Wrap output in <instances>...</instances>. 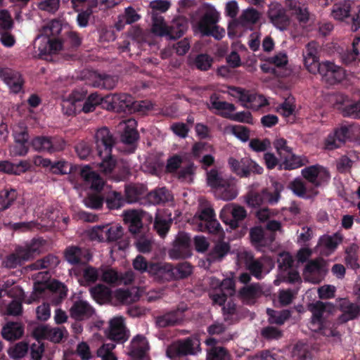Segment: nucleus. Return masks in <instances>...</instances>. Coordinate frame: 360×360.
Wrapping results in <instances>:
<instances>
[{"label":"nucleus","instance_id":"obj_2","mask_svg":"<svg viewBox=\"0 0 360 360\" xmlns=\"http://www.w3.org/2000/svg\"><path fill=\"white\" fill-rule=\"evenodd\" d=\"M44 240L39 238H33L24 245H18L13 252L6 255L2 262V266L6 269H15L21 266L25 262L34 259L40 253L44 245Z\"/></svg>","mask_w":360,"mask_h":360},{"label":"nucleus","instance_id":"obj_34","mask_svg":"<svg viewBox=\"0 0 360 360\" xmlns=\"http://www.w3.org/2000/svg\"><path fill=\"white\" fill-rule=\"evenodd\" d=\"M70 314L74 319L82 320L91 316L94 309L87 302L79 300L75 302L70 308Z\"/></svg>","mask_w":360,"mask_h":360},{"label":"nucleus","instance_id":"obj_25","mask_svg":"<svg viewBox=\"0 0 360 360\" xmlns=\"http://www.w3.org/2000/svg\"><path fill=\"white\" fill-rule=\"evenodd\" d=\"M217 21L218 13L216 11L206 12L199 25L202 34L205 36H213L215 39H220L221 36H218L214 33L217 30V26L215 25Z\"/></svg>","mask_w":360,"mask_h":360},{"label":"nucleus","instance_id":"obj_50","mask_svg":"<svg viewBox=\"0 0 360 360\" xmlns=\"http://www.w3.org/2000/svg\"><path fill=\"white\" fill-rule=\"evenodd\" d=\"M101 278L104 283L116 285L122 283L123 277L112 268H101Z\"/></svg>","mask_w":360,"mask_h":360},{"label":"nucleus","instance_id":"obj_38","mask_svg":"<svg viewBox=\"0 0 360 360\" xmlns=\"http://www.w3.org/2000/svg\"><path fill=\"white\" fill-rule=\"evenodd\" d=\"M342 241V236L339 233L333 235L325 234L320 237L319 245L329 253L334 252Z\"/></svg>","mask_w":360,"mask_h":360},{"label":"nucleus","instance_id":"obj_5","mask_svg":"<svg viewBox=\"0 0 360 360\" xmlns=\"http://www.w3.org/2000/svg\"><path fill=\"white\" fill-rule=\"evenodd\" d=\"M333 306L328 302L317 301L314 304V323H318V329L320 333L326 337L338 338L340 337V332L337 330L340 323L326 321L323 318L325 311H330Z\"/></svg>","mask_w":360,"mask_h":360},{"label":"nucleus","instance_id":"obj_53","mask_svg":"<svg viewBox=\"0 0 360 360\" xmlns=\"http://www.w3.org/2000/svg\"><path fill=\"white\" fill-rule=\"evenodd\" d=\"M59 263L58 257L53 255H48L42 259L37 260L31 265L32 269L40 270L44 269H52Z\"/></svg>","mask_w":360,"mask_h":360},{"label":"nucleus","instance_id":"obj_14","mask_svg":"<svg viewBox=\"0 0 360 360\" xmlns=\"http://www.w3.org/2000/svg\"><path fill=\"white\" fill-rule=\"evenodd\" d=\"M301 173L302 176L315 187L327 184L330 178L328 169L318 164L306 167L302 169Z\"/></svg>","mask_w":360,"mask_h":360},{"label":"nucleus","instance_id":"obj_58","mask_svg":"<svg viewBox=\"0 0 360 360\" xmlns=\"http://www.w3.org/2000/svg\"><path fill=\"white\" fill-rule=\"evenodd\" d=\"M28 349L29 346L27 342H20L10 347L8 350V354L12 359H22L27 354Z\"/></svg>","mask_w":360,"mask_h":360},{"label":"nucleus","instance_id":"obj_4","mask_svg":"<svg viewBox=\"0 0 360 360\" xmlns=\"http://www.w3.org/2000/svg\"><path fill=\"white\" fill-rule=\"evenodd\" d=\"M152 27L151 31L155 35L160 37L168 36L171 39L180 38L187 28L186 22L174 20L172 24L167 26L164 18L158 13H151Z\"/></svg>","mask_w":360,"mask_h":360},{"label":"nucleus","instance_id":"obj_48","mask_svg":"<svg viewBox=\"0 0 360 360\" xmlns=\"http://www.w3.org/2000/svg\"><path fill=\"white\" fill-rule=\"evenodd\" d=\"M245 265L250 274L257 279H261L264 265L261 261L256 259L252 255L246 254Z\"/></svg>","mask_w":360,"mask_h":360},{"label":"nucleus","instance_id":"obj_17","mask_svg":"<svg viewBox=\"0 0 360 360\" xmlns=\"http://www.w3.org/2000/svg\"><path fill=\"white\" fill-rule=\"evenodd\" d=\"M0 79L7 85L10 92L18 94L22 91L25 80L19 72L8 68H0Z\"/></svg>","mask_w":360,"mask_h":360},{"label":"nucleus","instance_id":"obj_27","mask_svg":"<svg viewBox=\"0 0 360 360\" xmlns=\"http://www.w3.org/2000/svg\"><path fill=\"white\" fill-rule=\"evenodd\" d=\"M340 309L342 314L338 317L340 323H345L357 318L360 315V307L351 302L347 299H342L340 302Z\"/></svg>","mask_w":360,"mask_h":360},{"label":"nucleus","instance_id":"obj_60","mask_svg":"<svg viewBox=\"0 0 360 360\" xmlns=\"http://www.w3.org/2000/svg\"><path fill=\"white\" fill-rule=\"evenodd\" d=\"M96 7L93 4H89L85 10L79 9L77 12L76 22L79 27H86L89 25V22L91 16L93 14V8Z\"/></svg>","mask_w":360,"mask_h":360},{"label":"nucleus","instance_id":"obj_20","mask_svg":"<svg viewBox=\"0 0 360 360\" xmlns=\"http://www.w3.org/2000/svg\"><path fill=\"white\" fill-rule=\"evenodd\" d=\"M64 256L66 261L72 265L85 264L92 258V255L88 248L76 245L66 248Z\"/></svg>","mask_w":360,"mask_h":360},{"label":"nucleus","instance_id":"obj_22","mask_svg":"<svg viewBox=\"0 0 360 360\" xmlns=\"http://www.w3.org/2000/svg\"><path fill=\"white\" fill-rule=\"evenodd\" d=\"M249 236L251 244L257 250L269 246L274 240V234L268 233L262 226H254L250 229Z\"/></svg>","mask_w":360,"mask_h":360},{"label":"nucleus","instance_id":"obj_52","mask_svg":"<svg viewBox=\"0 0 360 360\" xmlns=\"http://www.w3.org/2000/svg\"><path fill=\"white\" fill-rule=\"evenodd\" d=\"M17 198V192L15 189H4L0 191V212L9 208Z\"/></svg>","mask_w":360,"mask_h":360},{"label":"nucleus","instance_id":"obj_6","mask_svg":"<svg viewBox=\"0 0 360 360\" xmlns=\"http://www.w3.org/2000/svg\"><path fill=\"white\" fill-rule=\"evenodd\" d=\"M360 133V125L352 124L342 125L336 129L334 133L330 134L325 141L326 147L328 150H333L341 146L346 141H356Z\"/></svg>","mask_w":360,"mask_h":360},{"label":"nucleus","instance_id":"obj_40","mask_svg":"<svg viewBox=\"0 0 360 360\" xmlns=\"http://www.w3.org/2000/svg\"><path fill=\"white\" fill-rule=\"evenodd\" d=\"M146 193V186L142 184L126 185L124 188V198L126 203L138 202Z\"/></svg>","mask_w":360,"mask_h":360},{"label":"nucleus","instance_id":"obj_51","mask_svg":"<svg viewBox=\"0 0 360 360\" xmlns=\"http://www.w3.org/2000/svg\"><path fill=\"white\" fill-rule=\"evenodd\" d=\"M206 360H231V356L224 347H212L207 349Z\"/></svg>","mask_w":360,"mask_h":360},{"label":"nucleus","instance_id":"obj_26","mask_svg":"<svg viewBox=\"0 0 360 360\" xmlns=\"http://www.w3.org/2000/svg\"><path fill=\"white\" fill-rule=\"evenodd\" d=\"M37 39L40 40L38 50L42 56L56 53L63 48L62 40L56 37L39 36Z\"/></svg>","mask_w":360,"mask_h":360},{"label":"nucleus","instance_id":"obj_29","mask_svg":"<svg viewBox=\"0 0 360 360\" xmlns=\"http://www.w3.org/2000/svg\"><path fill=\"white\" fill-rule=\"evenodd\" d=\"M108 338L114 342L120 343L128 339L124 321L121 317L114 318L110 321Z\"/></svg>","mask_w":360,"mask_h":360},{"label":"nucleus","instance_id":"obj_13","mask_svg":"<svg viewBox=\"0 0 360 360\" xmlns=\"http://www.w3.org/2000/svg\"><path fill=\"white\" fill-rule=\"evenodd\" d=\"M353 2L351 0H344L333 6L332 15L339 20H347L352 22V30L356 32L360 27V10L358 13L350 16Z\"/></svg>","mask_w":360,"mask_h":360},{"label":"nucleus","instance_id":"obj_36","mask_svg":"<svg viewBox=\"0 0 360 360\" xmlns=\"http://www.w3.org/2000/svg\"><path fill=\"white\" fill-rule=\"evenodd\" d=\"M230 245L224 241H219L211 249L207 256L209 263L220 262L230 251Z\"/></svg>","mask_w":360,"mask_h":360},{"label":"nucleus","instance_id":"obj_56","mask_svg":"<svg viewBox=\"0 0 360 360\" xmlns=\"http://www.w3.org/2000/svg\"><path fill=\"white\" fill-rule=\"evenodd\" d=\"M274 191H270L268 189H264V195L265 196V200L270 205H276L280 198H281V192L282 191L283 186L282 184L274 182L273 183Z\"/></svg>","mask_w":360,"mask_h":360},{"label":"nucleus","instance_id":"obj_10","mask_svg":"<svg viewBox=\"0 0 360 360\" xmlns=\"http://www.w3.org/2000/svg\"><path fill=\"white\" fill-rule=\"evenodd\" d=\"M139 134L136 130V122L134 119H128L123 124L120 133V140L124 144L122 150L126 154L134 153L138 145Z\"/></svg>","mask_w":360,"mask_h":360},{"label":"nucleus","instance_id":"obj_3","mask_svg":"<svg viewBox=\"0 0 360 360\" xmlns=\"http://www.w3.org/2000/svg\"><path fill=\"white\" fill-rule=\"evenodd\" d=\"M208 186L214 189L217 198L225 201L235 199L238 195V189L234 179H225L217 169H212L207 173Z\"/></svg>","mask_w":360,"mask_h":360},{"label":"nucleus","instance_id":"obj_16","mask_svg":"<svg viewBox=\"0 0 360 360\" xmlns=\"http://www.w3.org/2000/svg\"><path fill=\"white\" fill-rule=\"evenodd\" d=\"M302 56L306 69L311 74H316L319 61V46L315 41H311L306 44L303 49Z\"/></svg>","mask_w":360,"mask_h":360},{"label":"nucleus","instance_id":"obj_55","mask_svg":"<svg viewBox=\"0 0 360 360\" xmlns=\"http://www.w3.org/2000/svg\"><path fill=\"white\" fill-rule=\"evenodd\" d=\"M230 212L231 214L232 221L231 229H236L239 226V221L243 220L247 216L245 209L240 205H229Z\"/></svg>","mask_w":360,"mask_h":360},{"label":"nucleus","instance_id":"obj_15","mask_svg":"<svg viewBox=\"0 0 360 360\" xmlns=\"http://www.w3.org/2000/svg\"><path fill=\"white\" fill-rule=\"evenodd\" d=\"M318 68L317 73L329 84L339 83L345 77V70L330 61L322 62Z\"/></svg>","mask_w":360,"mask_h":360},{"label":"nucleus","instance_id":"obj_63","mask_svg":"<svg viewBox=\"0 0 360 360\" xmlns=\"http://www.w3.org/2000/svg\"><path fill=\"white\" fill-rule=\"evenodd\" d=\"M101 275V269L88 266L83 270L82 277L86 285L96 283Z\"/></svg>","mask_w":360,"mask_h":360},{"label":"nucleus","instance_id":"obj_61","mask_svg":"<svg viewBox=\"0 0 360 360\" xmlns=\"http://www.w3.org/2000/svg\"><path fill=\"white\" fill-rule=\"evenodd\" d=\"M260 334L264 339L268 341L280 340L283 335L281 330L271 326L264 327L261 330Z\"/></svg>","mask_w":360,"mask_h":360},{"label":"nucleus","instance_id":"obj_35","mask_svg":"<svg viewBox=\"0 0 360 360\" xmlns=\"http://www.w3.org/2000/svg\"><path fill=\"white\" fill-rule=\"evenodd\" d=\"M269 105V101L263 95L252 93L249 91L242 105L246 108L257 111Z\"/></svg>","mask_w":360,"mask_h":360},{"label":"nucleus","instance_id":"obj_32","mask_svg":"<svg viewBox=\"0 0 360 360\" xmlns=\"http://www.w3.org/2000/svg\"><path fill=\"white\" fill-rule=\"evenodd\" d=\"M148 349V343L142 335H137L131 342L129 354L134 358L142 359Z\"/></svg>","mask_w":360,"mask_h":360},{"label":"nucleus","instance_id":"obj_42","mask_svg":"<svg viewBox=\"0 0 360 360\" xmlns=\"http://www.w3.org/2000/svg\"><path fill=\"white\" fill-rule=\"evenodd\" d=\"M172 221L170 217L156 214L153 224L154 229L161 238H164L169 232Z\"/></svg>","mask_w":360,"mask_h":360},{"label":"nucleus","instance_id":"obj_19","mask_svg":"<svg viewBox=\"0 0 360 360\" xmlns=\"http://www.w3.org/2000/svg\"><path fill=\"white\" fill-rule=\"evenodd\" d=\"M267 15L270 22L280 30H285L290 25V19L286 13V10L278 3H272L269 5Z\"/></svg>","mask_w":360,"mask_h":360},{"label":"nucleus","instance_id":"obj_30","mask_svg":"<svg viewBox=\"0 0 360 360\" xmlns=\"http://www.w3.org/2000/svg\"><path fill=\"white\" fill-rule=\"evenodd\" d=\"M286 7L300 23H307L309 20V11L307 4L298 0H285Z\"/></svg>","mask_w":360,"mask_h":360},{"label":"nucleus","instance_id":"obj_45","mask_svg":"<svg viewBox=\"0 0 360 360\" xmlns=\"http://www.w3.org/2000/svg\"><path fill=\"white\" fill-rule=\"evenodd\" d=\"M117 83V79L106 74L95 73L92 85L94 87L105 89H113Z\"/></svg>","mask_w":360,"mask_h":360},{"label":"nucleus","instance_id":"obj_18","mask_svg":"<svg viewBox=\"0 0 360 360\" xmlns=\"http://www.w3.org/2000/svg\"><path fill=\"white\" fill-rule=\"evenodd\" d=\"M188 307L186 304H179L175 309L171 310L163 315L156 318V324L158 327L166 328L178 325L184 321V313Z\"/></svg>","mask_w":360,"mask_h":360},{"label":"nucleus","instance_id":"obj_9","mask_svg":"<svg viewBox=\"0 0 360 360\" xmlns=\"http://www.w3.org/2000/svg\"><path fill=\"white\" fill-rule=\"evenodd\" d=\"M228 164L231 171L240 178H248L251 174H262L264 172L263 167L249 158L237 160L231 157Z\"/></svg>","mask_w":360,"mask_h":360},{"label":"nucleus","instance_id":"obj_24","mask_svg":"<svg viewBox=\"0 0 360 360\" xmlns=\"http://www.w3.org/2000/svg\"><path fill=\"white\" fill-rule=\"evenodd\" d=\"M149 274L158 282L165 283L172 281V264L150 262Z\"/></svg>","mask_w":360,"mask_h":360},{"label":"nucleus","instance_id":"obj_7","mask_svg":"<svg viewBox=\"0 0 360 360\" xmlns=\"http://www.w3.org/2000/svg\"><path fill=\"white\" fill-rule=\"evenodd\" d=\"M106 109L117 112L133 113L141 105L134 101L133 96L127 94H115L105 96Z\"/></svg>","mask_w":360,"mask_h":360},{"label":"nucleus","instance_id":"obj_44","mask_svg":"<svg viewBox=\"0 0 360 360\" xmlns=\"http://www.w3.org/2000/svg\"><path fill=\"white\" fill-rule=\"evenodd\" d=\"M281 160L282 162L279 165V169L292 170L304 165L301 157L293 154L292 150L291 153L285 154Z\"/></svg>","mask_w":360,"mask_h":360},{"label":"nucleus","instance_id":"obj_28","mask_svg":"<svg viewBox=\"0 0 360 360\" xmlns=\"http://www.w3.org/2000/svg\"><path fill=\"white\" fill-rule=\"evenodd\" d=\"M262 295V290L259 283L245 285L238 292V297L246 304H254Z\"/></svg>","mask_w":360,"mask_h":360},{"label":"nucleus","instance_id":"obj_64","mask_svg":"<svg viewBox=\"0 0 360 360\" xmlns=\"http://www.w3.org/2000/svg\"><path fill=\"white\" fill-rule=\"evenodd\" d=\"M62 30V26L59 20H53L42 30L41 36H47L48 37H56Z\"/></svg>","mask_w":360,"mask_h":360},{"label":"nucleus","instance_id":"obj_8","mask_svg":"<svg viewBox=\"0 0 360 360\" xmlns=\"http://www.w3.org/2000/svg\"><path fill=\"white\" fill-rule=\"evenodd\" d=\"M200 350V340L196 338L188 337L171 344L167 347L166 354L169 358L175 359L195 355Z\"/></svg>","mask_w":360,"mask_h":360},{"label":"nucleus","instance_id":"obj_31","mask_svg":"<svg viewBox=\"0 0 360 360\" xmlns=\"http://www.w3.org/2000/svg\"><path fill=\"white\" fill-rule=\"evenodd\" d=\"M359 50L360 37H355L352 43V47L340 54L342 63L347 66H355L360 61Z\"/></svg>","mask_w":360,"mask_h":360},{"label":"nucleus","instance_id":"obj_47","mask_svg":"<svg viewBox=\"0 0 360 360\" xmlns=\"http://www.w3.org/2000/svg\"><path fill=\"white\" fill-rule=\"evenodd\" d=\"M29 167L27 161H20L18 164H13L8 160L0 161V172L7 174H19L25 172Z\"/></svg>","mask_w":360,"mask_h":360},{"label":"nucleus","instance_id":"obj_21","mask_svg":"<svg viewBox=\"0 0 360 360\" xmlns=\"http://www.w3.org/2000/svg\"><path fill=\"white\" fill-rule=\"evenodd\" d=\"M220 292L218 293L210 294V299L213 304L222 305L226 303L227 297L235 295L236 280L233 277H227L221 282Z\"/></svg>","mask_w":360,"mask_h":360},{"label":"nucleus","instance_id":"obj_57","mask_svg":"<svg viewBox=\"0 0 360 360\" xmlns=\"http://www.w3.org/2000/svg\"><path fill=\"white\" fill-rule=\"evenodd\" d=\"M269 323L270 324L283 325L288 319L290 313L287 310L276 311L273 309H267Z\"/></svg>","mask_w":360,"mask_h":360},{"label":"nucleus","instance_id":"obj_49","mask_svg":"<svg viewBox=\"0 0 360 360\" xmlns=\"http://www.w3.org/2000/svg\"><path fill=\"white\" fill-rule=\"evenodd\" d=\"M173 273L172 280H180L188 278L193 272V266L188 262H179L176 265L172 264Z\"/></svg>","mask_w":360,"mask_h":360},{"label":"nucleus","instance_id":"obj_12","mask_svg":"<svg viewBox=\"0 0 360 360\" xmlns=\"http://www.w3.org/2000/svg\"><path fill=\"white\" fill-rule=\"evenodd\" d=\"M168 254L173 259H185L191 256V239L190 236L180 231L173 241L172 248L169 250Z\"/></svg>","mask_w":360,"mask_h":360},{"label":"nucleus","instance_id":"obj_39","mask_svg":"<svg viewBox=\"0 0 360 360\" xmlns=\"http://www.w3.org/2000/svg\"><path fill=\"white\" fill-rule=\"evenodd\" d=\"M124 220L128 224L129 231L132 234L140 232L143 227L142 217L136 210H129L125 212Z\"/></svg>","mask_w":360,"mask_h":360},{"label":"nucleus","instance_id":"obj_46","mask_svg":"<svg viewBox=\"0 0 360 360\" xmlns=\"http://www.w3.org/2000/svg\"><path fill=\"white\" fill-rule=\"evenodd\" d=\"M340 110L345 117L360 120V99L342 104Z\"/></svg>","mask_w":360,"mask_h":360},{"label":"nucleus","instance_id":"obj_11","mask_svg":"<svg viewBox=\"0 0 360 360\" xmlns=\"http://www.w3.org/2000/svg\"><path fill=\"white\" fill-rule=\"evenodd\" d=\"M65 146V140L58 136H37L32 141V146L35 150L49 154L63 150Z\"/></svg>","mask_w":360,"mask_h":360},{"label":"nucleus","instance_id":"obj_54","mask_svg":"<svg viewBox=\"0 0 360 360\" xmlns=\"http://www.w3.org/2000/svg\"><path fill=\"white\" fill-rule=\"evenodd\" d=\"M220 115L224 118H227L235 122L246 123L249 124H254L252 115L249 111H241L234 114H231L228 112H222Z\"/></svg>","mask_w":360,"mask_h":360},{"label":"nucleus","instance_id":"obj_37","mask_svg":"<svg viewBox=\"0 0 360 360\" xmlns=\"http://www.w3.org/2000/svg\"><path fill=\"white\" fill-rule=\"evenodd\" d=\"M81 176L85 181L91 184V188L97 192H100L104 186V181L95 172L92 171L89 167L83 168L81 170Z\"/></svg>","mask_w":360,"mask_h":360},{"label":"nucleus","instance_id":"obj_23","mask_svg":"<svg viewBox=\"0 0 360 360\" xmlns=\"http://www.w3.org/2000/svg\"><path fill=\"white\" fill-rule=\"evenodd\" d=\"M25 334V326L20 321H7L1 328V335L6 341L20 340Z\"/></svg>","mask_w":360,"mask_h":360},{"label":"nucleus","instance_id":"obj_62","mask_svg":"<svg viewBox=\"0 0 360 360\" xmlns=\"http://www.w3.org/2000/svg\"><path fill=\"white\" fill-rule=\"evenodd\" d=\"M345 263L347 267H349L354 270L359 268L358 263V256L356 253V245H352L346 249L345 251Z\"/></svg>","mask_w":360,"mask_h":360},{"label":"nucleus","instance_id":"obj_1","mask_svg":"<svg viewBox=\"0 0 360 360\" xmlns=\"http://www.w3.org/2000/svg\"><path fill=\"white\" fill-rule=\"evenodd\" d=\"M96 150H93L91 144L86 141H80L75 146V150L82 160H87L89 157L96 155L101 159L98 164L100 172L110 174L116 166V159L112 154L115 144V139L107 127L97 130L95 134Z\"/></svg>","mask_w":360,"mask_h":360},{"label":"nucleus","instance_id":"obj_59","mask_svg":"<svg viewBox=\"0 0 360 360\" xmlns=\"http://www.w3.org/2000/svg\"><path fill=\"white\" fill-rule=\"evenodd\" d=\"M108 229L109 224L95 226L90 231L89 237L92 240H98L99 242H107L108 238Z\"/></svg>","mask_w":360,"mask_h":360},{"label":"nucleus","instance_id":"obj_33","mask_svg":"<svg viewBox=\"0 0 360 360\" xmlns=\"http://www.w3.org/2000/svg\"><path fill=\"white\" fill-rule=\"evenodd\" d=\"M146 199L150 204L162 205L173 200V196L165 187L157 188L146 195Z\"/></svg>","mask_w":360,"mask_h":360},{"label":"nucleus","instance_id":"obj_43","mask_svg":"<svg viewBox=\"0 0 360 360\" xmlns=\"http://www.w3.org/2000/svg\"><path fill=\"white\" fill-rule=\"evenodd\" d=\"M89 291L93 299L99 304L105 303L111 299L110 289L103 284L91 288Z\"/></svg>","mask_w":360,"mask_h":360},{"label":"nucleus","instance_id":"obj_41","mask_svg":"<svg viewBox=\"0 0 360 360\" xmlns=\"http://www.w3.org/2000/svg\"><path fill=\"white\" fill-rule=\"evenodd\" d=\"M105 203L108 210H115L124 207L126 200L121 192L110 191L105 195Z\"/></svg>","mask_w":360,"mask_h":360}]
</instances>
